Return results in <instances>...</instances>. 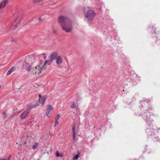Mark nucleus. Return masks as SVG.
<instances>
[{
    "label": "nucleus",
    "mask_w": 160,
    "mask_h": 160,
    "mask_svg": "<svg viewBox=\"0 0 160 160\" xmlns=\"http://www.w3.org/2000/svg\"><path fill=\"white\" fill-rule=\"evenodd\" d=\"M58 21L63 30L67 32L71 31L72 29L71 24L68 22L66 18L61 16L58 18Z\"/></svg>",
    "instance_id": "obj_1"
},
{
    "label": "nucleus",
    "mask_w": 160,
    "mask_h": 160,
    "mask_svg": "<svg viewBox=\"0 0 160 160\" xmlns=\"http://www.w3.org/2000/svg\"><path fill=\"white\" fill-rule=\"evenodd\" d=\"M43 67L40 68L39 66L38 65L35 67L32 68L31 66H29L27 68V70L28 71H31L32 74H39L43 69Z\"/></svg>",
    "instance_id": "obj_2"
},
{
    "label": "nucleus",
    "mask_w": 160,
    "mask_h": 160,
    "mask_svg": "<svg viewBox=\"0 0 160 160\" xmlns=\"http://www.w3.org/2000/svg\"><path fill=\"white\" fill-rule=\"evenodd\" d=\"M54 109V108L51 105H48L47 107L46 110V116L49 118L51 115L52 112Z\"/></svg>",
    "instance_id": "obj_3"
},
{
    "label": "nucleus",
    "mask_w": 160,
    "mask_h": 160,
    "mask_svg": "<svg viewBox=\"0 0 160 160\" xmlns=\"http://www.w3.org/2000/svg\"><path fill=\"white\" fill-rule=\"evenodd\" d=\"M95 13L93 10H89L87 12L86 14V17L89 19H91L95 16Z\"/></svg>",
    "instance_id": "obj_4"
},
{
    "label": "nucleus",
    "mask_w": 160,
    "mask_h": 160,
    "mask_svg": "<svg viewBox=\"0 0 160 160\" xmlns=\"http://www.w3.org/2000/svg\"><path fill=\"white\" fill-rule=\"evenodd\" d=\"M38 97H39V102L41 103L43 105L45 103V102L47 98V97L45 96L42 97L41 95V94H39L38 95Z\"/></svg>",
    "instance_id": "obj_5"
},
{
    "label": "nucleus",
    "mask_w": 160,
    "mask_h": 160,
    "mask_svg": "<svg viewBox=\"0 0 160 160\" xmlns=\"http://www.w3.org/2000/svg\"><path fill=\"white\" fill-rule=\"evenodd\" d=\"M8 3V1L7 0L3 1L2 2L0 3V8L2 9L4 8Z\"/></svg>",
    "instance_id": "obj_6"
},
{
    "label": "nucleus",
    "mask_w": 160,
    "mask_h": 160,
    "mask_svg": "<svg viewBox=\"0 0 160 160\" xmlns=\"http://www.w3.org/2000/svg\"><path fill=\"white\" fill-rule=\"evenodd\" d=\"M28 109L27 110L24 112L21 115V117L22 119H24L28 115L29 113Z\"/></svg>",
    "instance_id": "obj_7"
},
{
    "label": "nucleus",
    "mask_w": 160,
    "mask_h": 160,
    "mask_svg": "<svg viewBox=\"0 0 160 160\" xmlns=\"http://www.w3.org/2000/svg\"><path fill=\"white\" fill-rule=\"evenodd\" d=\"M56 63L58 65H59L61 63L62 61V58L60 56H58L56 58Z\"/></svg>",
    "instance_id": "obj_8"
},
{
    "label": "nucleus",
    "mask_w": 160,
    "mask_h": 160,
    "mask_svg": "<svg viewBox=\"0 0 160 160\" xmlns=\"http://www.w3.org/2000/svg\"><path fill=\"white\" fill-rule=\"evenodd\" d=\"M57 55V53L56 52H54L52 53L49 56V58L51 60L53 59Z\"/></svg>",
    "instance_id": "obj_9"
},
{
    "label": "nucleus",
    "mask_w": 160,
    "mask_h": 160,
    "mask_svg": "<svg viewBox=\"0 0 160 160\" xmlns=\"http://www.w3.org/2000/svg\"><path fill=\"white\" fill-rule=\"evenodd\" d=\"M72 131H73V140L74 141L75 140V138H76L75 127L74 126H73L72 127Z\"/></svg>",
    "instance_id": "obj_10"
},
{
    "label": "nucleus",
    "mask_w": 160,
    "mask_h": 160,
    "mask_svg": "<svg viewBox=\"0 0 160 160\" xmlns=\"http://www.w3.org/2000/svg\"><path fill=\"white\" fill-rule=\"evenodd\" d=\"M15 69L14 67H12L7 72V75H9L12 72L13 70Z\"/></svg>",
    "instance_id": "obj_11"
},
{
    "label": "nucleus",
    "mask_w": 160,
    "mask_h": 160,
    "mask_svg": "<svg viewBox=\"0 0 160 160\" xmlns=\"http://www.w3.org/2000/svg\"><path fill=\"white\" fill-rule=\"evenodd\" d=\"M38 143L37 142H36L34 143V144L32 147V148L33 149H36L37 147L38 146Z\"/></svg>",
    "instance_id": "obj_12"
},
{
    "label": "nucleus",
    "mask_w": 160,
    "mask_h": 160,
    "mask_svg": "<svg viewBox=\"0 0 160 160\" xmlns=\"http://www.w3.org/2000/svg\"><path fill=\"white\" fill-rule=\"evenodd\" d=\"M12 24H14V29L16 28H17V20H15L14 22H12Z\"/></svg>",
    "instance_id": "obj_13"
},
{
    "label": "nucleus",
    "mask_w": 160,
    "mask_h": 160,
    "mask_svg": "<svg viewBox=\"0 0 160 160\" xmlns=\"http://www.w3.org/2000/svg\"><path fill=\"white\" fill-rule=\"evenodd\" d=\"M51 61H52V60H51L50 61H48L47 60L46 61L44 64L43 67L47 63L48 65H49L51 63Z\"/></svg>",
    "instance_id": "obj_14"
},
{
    "label": "nucleus",
    "mask_w": 160,
    "mask_h": 160,
    "mask_svg": "<svg viewBox=\"0 0 160 160\" xmlns=\"http://www.w3.org/2000/svg\"><path fill=\"white\" fill-rule=\"evenodd\" d=\"M79 154L76 155L73 157V159L76 160L79 157Z\"/></svg>",
    "instance_id": "obj_15"
},
{
    "label": "nucleus",
    "mask_w": 160,
    "mask_h": 160,
    "mask_svg": "<svg viewBox=\"0 0 160 160\" xmlns=\"http://www.w3.org/2000/svg\"><path fill=\"white\" fill-rule=\"evenodd\" d=\"M2 115L4 118H5L7 117L6 112V111H3L2 112Z\"/></svg>",
    "instance_id": "obj_16"
},
{
    "label": "nucleus",
    "mask_w": 160,
    "mask_h": 160,
    "mask_svg": "<svg viewBox=\"0 0 160 160\" xmlns=\"http://www.w3.org/2000/svg\"><path fill=\"white\" fill-rule=\"evenodd\" d=\"M42 1L41 0H33V2L35 3H38Z\"/></svg>",
    "instance_id": "obj_17"
},
{
    "label": "nucleus",
    "mask_w": 160,
    "mask_h": 160,
    "mask_svg": "<svg viewBox=\"0 0 160 160\" xmlns=\"http://www.w3.org/2000/svg\"><path fill=\"white\" fill-rule=\"evenodd\" d=\"M60 114H58L56 117L55 118V120H58L60 118Z\"/></svg>",
    "instance_id": "obj_18"
},
{
    "label": "nucleus",
    "mask_w": 160,
    "mask_h": 160,
    "mask_svg": "<svg viewBox=\"0 0 160 160\" xmlns=\"http://www.w3.org/2000/svg\"><path fill=\"white\" fill-rule=\"evenodd\" d=\"M58 120H55V125H54V126L55 127L56 126L58 125Z\"/></svg>",
    "instance_id": "obj_19"
},
{
    "label": "nucleus",
    "mask_w": 160,
    "mask_h": 160,
    "mask_svg": "<svg viewBox=\"0 0 160 160\" xmlns=\"http://www.w3.org/2000/svg\"><path fill=\"white\" fill-rule=\"evenodd\" d=\"M55 155L56 157H58L60 156L59 152L58 151H57L56 152Z\"/></svg>",
    "instance_id": "obj_20"
},
{
    "label": "nucleus",
    "mask_w": 160,
    "mask_h": 160,
    "mask_svg": "<svg viewBox=\"0 0 160 160\" xmlns=\"http://www.w3.org/2000/svg\"><path fill=\"white\" fill-rule=\"evenodd\" d=\"M75 104H74V103H73L72 104V105H71V107L72 108H74L75 107Z\"/></svg>",
    "instance_id": "obj_21"
},
{
    "label": "nucleus",
    "mask_w": 160,
    "mask_h": 160,
    "mask_svg": "<svg viewBox=\"0 0 160 160\" xmlns=\"http://www.w3.org/2000/svg\"><path fill=\"white\" fill-rule=\"evenodd\" d=\"M0 160H7V159L1 158Z\"/></svg>",
    "instance_id": "obj_22"
},
{
    "label": "nucleus",
    "mask_w": 160,
    "mask_h": 160,
    "mask_svg": "<svg viewBox=\"0 0 160 160\" xmlns=\"http://www.w3.org/2000/svg\"><path fill=\"white\" fill-rule=\"evenodd\" d=\"M34 107H35V106H31L30 107V109Z\"/></svg>",
    "instance_id": "obj_23"
},
{
    "label": "nucleus",
    "mask_w": 160,
    "mask_h": 160,
    "mask_svg": "<svg viewBox=\"0 0 160 160\" xmlns=\"http://www.w3.org/2000/svg\"><path fill=\"white\" fill-rule=\"evenodd\" d=\"M43 55H44V58H45V54H43Z\"/></svg>",
    "instance_id": "obj_24"
},
{
    "label": "nucleus",
    "mask_w": 160,
    "mask_h": 160,
    "mask_svg": "<svg viewBox=\"0 0 160 160\" xmlns=\"http://www.w3.org/2000/svg\"><path fill=\"white\" fill-rule=\"evenodd\" d=\"M60 156L61 157H62L63 156V155L62 154H61L60 155Z\"/></svg>",
    "instance_id": "obj_25"
},
{
    "label": "nucleus",
    "mask_w": 160,
    "mask_h": 160,
    "mask_svg": "<svg viewBox=\"0 0 160 160\" xmlns=\"http://www.w3.org/2000/svg\"><path fill=\"white\" fill-rule=\"evenodd\" d=\"M1 88V85H0V89Z\"/></svg>",
    "instance_id": "obj_26"
}]
</instances>
